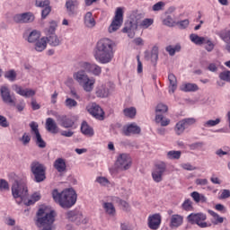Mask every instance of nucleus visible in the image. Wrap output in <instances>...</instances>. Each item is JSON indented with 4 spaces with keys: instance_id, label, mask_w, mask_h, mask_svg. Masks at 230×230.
I'll use <instances>...</instances> for the list:
<instances>
[{
    "instance_id": "f257e3e1",
    "label": "nucleus",
    "mask_w": 230,
    "mask_h": 230,
    "mask_svg": "<svg viewBox=\"0 0 230 230\" xmlns=\"http://www.w3.org/2000/svg\"><path fill=\"white\" fill-rule=\"evenodd\" d=\"M93 57L99 64H111L114 58V41L109 38L99 40L93 49Z\"/></svg>"
},
{
    "instance_id": "f03ea898",
    "label": "nucleus",
    "mask_w": 230,
    "mask_h": 230,
    "mask_svg": "<svg viewBox=\"0 0 230 230\" xmlns=\"http://www.w3.org/2000/svg\"><path fill=\"white\" fill-rule=\"evenodd\" d=\"M52 199L56 204H59L63 209H69V208H73V206L76 204L77 195L76 191L73 189H66L61 192H59L58 190H54L52 191Z\"/></svg>"
},
{
    "instance_id": "7ed1b4c3",
    "label": "nucleus",
    "mask_w": 230,
    "mask_h": 230,
    "mask_svg": "<svg viewBox=\"0 0 230 230\" xmlns=\"http://www.w3.org/2000/svg\"><path fill=\"white\" fill-rule=\"evenodd\" d=\"M55 222V211H46L40 208L37 213L36 226L40 230H53V223Z\"/></svg>"
},
{
    "instance_id": "20e7f679",
    "label": "nucleus",
    "mask_w": 230,
    "mask_h": 230,
    "mask_svg": "<svg viewBox=\"0 0 230 230\" xmlns=\"http://www.w3.org/2000/svg\"><path fill=\"white\" fill-rule=\"evenodd\" d=\"M12 195L15 199L17 204H21L28 197V185L24 182L14 181L12 185Z\"/></svg>"
},
{
    "instance_id": "39448f33",
    "label": "nucleus",
    "mask_w": 230,
    "mask_h": 230,
    "mask_svg": "<svg viewBox=\"0 0 230 230\" xmlns=\"http://www.w3.org/2000/svg\"><path fill=\"white\" fill-rule=\"evenodd\" d=\"M208 216L202 212L191 213L187 217V222L189 224H191L192 226H199L201 229L211 227L212 224L206 222Z\"/></svg>"
},
{
    "instance_id": "423d86ee",
    "label": "nucleus",
    "mask_w": 230,
    "mask_h": 230,
    "mask_svg": "<svg viewBox=\"0 0 230 230\" xmlns=\"http://www.w3.org/2000/svg\"><path fill=\"white\" fill-rule=\"evenodd\" d=\"M31 172L34 175L35 182H42L43 181H46V167L40 162H31Z\"/></svg>"
},
{
    "instance_id": "0eeeda50",
    "label": "nucleus",
    "mask_w": 230,
    "mask_h": 230,
    "mask_svg": "<svg viewBox=\"0 0 230 230\" xmlns=\"http://www.w3.org/2000/svg\"><path fill=\"white\" fill-rule=\"evenodd\" d=\"M120 26H123V8L118 7L111 25L108 28L109 33L118 31Z\"/></svg>"
},
{
    "instance_id": "6e6552de",
    "label": "nucleus",
    "mask_w": 230,
    "mask_h": 230,
    "mask_svg": "<svg viewBox=\"0 0 230 230\" xmlns=\"http://www.w3.org/2000/svg\"><path fill=\"white\" fill-rule=\"evenodd\" d=\"M115 166L119 172H127L132 166V158L128 154H120L117 157Z\"/></svg>"
},
{
    "instance_id": "1a4fd4ad",
    "label": "nucleus",
    "mask_w": 230,
    "mask_h": 230,
    "mask_svg": "<svg viewBox=\"0 0 230 230\" xmlns=\"http://www.w3.org/2000/svg\"><path fill=\"white\" fill-rule=\"evenodd\" d=\"M86 111L91 114V116L95 118V119L102 120L103 116H105V112H103L102 107H100L96 102H90L86 106Z\"/></svg>"
},
{
    "instance_id": "9d476101",
    "label": "nucleus",
    "mask_w": 230,
    "mask_h": 230,
    "mask_svg": "<svg viewBox=\"0 0 230 230\" xmlns=\"http://www.w3.org/2000/svg\"><path fill=\"white\" fill-rule=\"evenodd\" d=\"M0 96L5 105L15 107V97L12 96V93H10V88H8V86L3 85L0 87Z\"/></svg>"
},
{
    "instance_id": "9b49d317",
    "label": "nucleus",
    "mask_w": 230,
    "mask_h": 230,
    "mask_svg": "<svg viewBox=\"0 0 230 230\" xmlns=\"http://www.w3.org/2000/svg\"><path fill=\"white\" fill-rule=\"evenodd\" d=\"M164 172H166V164L164 162H161L156 164L155 169L152 172V179L155 182H162L163 175H164Z\"/></svg>"
},
{
    "instance_id": "f8f14e48",
    "label": "nucleus",
    "mask_w": 230,
    "mask_h": 230,
    "mask_svg": "<svg viewBox=\"0 0 230 230\" xmlns=\"http://www.w3.org/2000/svg\"><path fill=\"white\" fill-rule=\"evenodd\" d=\"M80 69H84L86 73H91L94 76H100L102 75V66L97 64H91L89 62H80L79 63Z\"/></svg>"
},
{
    "instance_id": "ddd939ff",
    "label": "nucleus",
    "mask_w": 230,
    "mask_h": 230,
    "mask_svg": "<svg viewBox=\"0 0 230 230\" xmlns=\"http://www.w3.org/2000/svg\"><path fill=\"white\" fill-rule=\"evenodd\" d=\"M13 21L17 24H28L35 21V15L31 12L18 13L13 17Z\"/></svg>"
},
{
    "instance_id": "4468645a",
    "label": "nucleus",
    "mask_w": 230,
    "mask_h": 230,
    "mask_svg": "<svg viewBox=\"0 0 230 230\" xmlns=\"http://www.w3.org/2000/svg\"><path fill=\"white\" fill-rule=\"evenodd\" d=\"M12 89L15 91L16 94L23 96V98H31L37 94L35 90L30 88L23 89L22 86L19 84H13Z\"/></svg>"
},
{
    "instance_id": "2eb2a0df",
    "label": "nucleus",
    "mask_w": 230,
    "mask_h": 230,
    "mask_svg": "<svg viewBox=\"0 0 230 230\" xmlns=\"http://www.w3.org/2000/svg\"><path fill=\"white\" fill-rule=\"evenodd\" d=\"M139 27V22L137 20V22H129L126 23L125 27L123 28V33H128V37L129 39H134L136 37V30Z\"/></svg>"
},
{
    "instance_id": "dca6fc26",
    "label": "nucleus",
    "mask_w": 230,
    "mask_h": 230,
    "mask_svg": "<svg viewBox=\"0 0 230 230\" xmlns=\"http://www.w3.org/2000/svg\"><path fill=\"white\" fill-rule=\"evenodd\" d=\"M66 217L71 222H77V224H87V222H89V220L87 218L84 217V216L82 214L76 213L74 210L68 211L66 213Z\"/></svg>"
},
{
    "instance_id": "f3484780",
    "label": "nucleus",
    "mask_w": 230,
    "mask_h": 230,
    "mask_svg": "<svg viewBox=\"0 0 230 230\" xmlns=\"http://www.w3.org/2000/svg\"><path fill=\"white\" fill-rule=\"evenodd\" d=\"M124 136H132L136 134H141V128L136 123L126 125L122 128Z\"/></svg>"
},
{
    "instance_id": "a211bd4d",
    "label": "nucleus",
    "mask_w": 230,
    "mask_h": 230,
    "mask_svg": "<svg viewBox=\"0 0 230 230\" xmlns=\"http://www.w3.org/2000/svg\"><path fill=\"white\" fill-rule=\"evenodd\" d=\"M183 224L184 217H182L181 215L173 214L172 216H171L169 224V227H171V229H179V227H181V226H182Z\"/></svg>"
},
{
    "instance_id": "6ab92c4d",
    "label": "nucleus",
    "mask_w": 230,
    "mask_h": 230,
    "mask_svg": "<svg viewBox=\"0 0 230 230\" xmlns=\"http://www.w3.org/2000/svg\"><path fill=\"white\" fill-rule=\"evenodd\" d=\"M161 226V215L154 214L148 217V227L152 230H157Z\"/></svg>"
},
{
    "instance_id": "aec40b11",
    "label": "nucleus",
    "mask_w": 230,
    "mask_h": 230,
    "mask_svg": "<svg viewBox=\"0 0 230 230\" xmlns=\"http://www.w3.org/2000/svg\"><path fill=\"white\" fill-rule=\"evenodd\" d=\"M217 35L219 36L223 42H226V51H228V53H230V30H221L218 32H217Z\"/></svg>"
},
{
    "instance_id": "412c9836",
    "label": "nucleus",
    "mask_w": 230,
    "mask_h": 230,
    "mask_svg": "<svg viewBox=\"0 0 230 230\" xmlns=\"http://www.w3.org/2000/svg\"><path fill=\"white\" fill-rule=\"evenodd\" d=\"M95 93L98 98H108L111 95V86L109 84H99Z\"/></svg>"
},
{
    "instance_id": "4be33fe9",
    "label": "nucleus",
    "mask_w": 230,
    "mask_h": 230,
    "mask_svg": "<svg viewBox=\"0 0 230 230\" xmlns=\"http://www.w3.org/2000/svg\"><path fill=\"white\" fill-rule=\"evenodd\" d=\"M84 69H80L73 74V78L79 85H82L85 80L89 78V75Z\"/></svg>"
},
{
    "instance_id": "5701e85b",
    "label": "nucleus",
    "mask_w": 230,
    "mask_h": 230,
    "mask_svg": "<svg viewBox=\"0 0 230 230\" xmlns=\"http://www.w3.org/2000/svg\"><path fill=\"white\" fill-rule=\"evenodd\" d=\"M96 84L95 78L88 77L81 85L85 93H93L94 84Z\"/></svg>"
},
{
    "instance_id": "b1692460",
    "label": "nucleus",
    "mask_w": 230,
    "mask_h": 230,
    "mask_svg": "<svg viewBox=\"0 0 230 230\" xmlns=\"http://www.w3.org/2000/svg\"><path fill=\"white\" fill-rule=\"evenodd\" d=\"M46 130L50 132L51 134H58V126H57V122L55 119L51 118H48L45 123Z\"/></svg>"
},
{
    "instance_id": "393cba45",
    "label": "nucleus",
    "mask_w": 230,
    "mask_h": 230,
    "mask_svg": "<svg viewBox=\"0 0 230 230\" xmlns=\"http://www.w3.org/2000/svg\"><path fill=\"white\" fill-rule=\"evenodd\" d=\"M53 166L58 173H64L67 170V165L66 164V160L64 158H58L55 160Z\"/></svg>"
},
{
    "instance_id": "a878e982",
    "label": "nucleus",
    "mask_w": 230,
    "mask_h": 230,
    "mask_svg": "<svg viewBox=\"0 0 230 230\" xmlns=\"http://www.w3.org/2000/svg\"><path fill=\"white\" fill-rule=\"evenodd\" d=\"M66 8L68 15H75L76 14V8H78V1L74 0H66Z\"/></svg>"
},
{
    "instance_id": "bb28decb",
    "label": "nucleus",
    "mask_w": 230,
    "mask_h": 230,
    "mask_svg": "<svg viewBox=\"0 0 230 230\" xmlns=\"http://www.w3.org/2000/svg\"><path fill=\"white\" fill-rule=\"evenodd\" d=\"M190 197L196 204L201 202V204H206L208 202V198L206 195L199 193V191H193L190 193Z\"/></svg>"
},
{
    "instance_id": "cd10ccee",
    "label": "nucleus",
    "mask_w": 230,
    "mask_h": 230,
    "mask_svg": "<svg viewBox=\"0 0 230 230\" xmlns=\"http://www.w3.org/2000/svg\"><path fill=\"white\" fill-rule=\"evenodd\" d=\"M146 58H147V60H151V62L155 63L157 62V60L159 59V47L158 46H154L152 48L151 53L149 55H146Z\"/></svg>"
},
{
    "instance_id": "c85d7f7f",
    "label": "nucleus",
    "mask_w": 230,
    "mask_h": 230,
    "mask_svg": "<svg viewBox=\"0 0 230 230\" xmlns=\"http://www.w3.org/2000/svg\"><path fill=\"white\" fill-rule=\"evenodd\" d=\"M84 25L86 28H94L96 26V21L93 16V13L87 12L84 18Z\"/></svg>"
},
{
    "instance_id": "c756f323",
    "label": "nucleus",
    "mask_w": 230,
    "mask_h": 230,
    "mask_svg": "<svg viewBox=\"0 0 230 230\" xmlns=\"http://www.w3.org/2000/svg\"><path fill=\"white\" fill-rule=\"evenodd\" d=\"M168 80H169V93L170 94H173V93L177 91V77L173 74H169Z\"/></svg>"
},
{
    "instance_id": "7c9ffc66",
    "label": "nucleus",
    "mask_w": 230,
    "mask_h": 230,
    "mask_svg": "<svg viewBox=\"0 0 230 230\" xmlns=\"http://www.w3.org/2000/svg\"><path fill=\"white\" fill-rule=\"evenodd\" d=\"M102 208L104 209L106 215H109L110 217L116 216V208L111 202H103Z\"/></svg>"
},
{
    "instance_id": "2f4dec72",
    "label": "nucleus",
    "mask_w": 230,
    "mask_h": 230,
    "mask_svg": "<svg viewBox=\"0 0 230 230\" xmlns=\"http://www.w3.org/2000/svg\"><path fill=\"white\" fill-rule=\"evenodd\" d=\"M57 28H58V22L57 21L49 22V27L45 28L44 33L48 37L49 35H56L55 31H57Z\"/></svg>"
},
{
    "instance_id": "473e14b6",
    "label": "nucleus",
    "mask_w": 230,
    "mask_h": 230,
    "mask_svg": "<svg viewBox=\"0 0 230 230\" xmlns=\"http://www.w3.org/2000/svg\"><path fill=\"white\" fill-rule=\"evenodd\" d=\"M81 132L84 136H88L89 137L94 136V129H93L86 121H83L81 124Z\"/></svg>"
},
{
    "instance_id": "72a5a7b5",
    "label": "nucleus",
    "mask_w": 230,
    "mask_h": 230,
    "mask_svg": "<svg viewBox=\"0 0 230 230\" xmlns=\"http://www.w3.org/2000/svg\"><path fill=\"white\" fill-rule=\"evenodd\" d=\"M181 91H183V93H195L199 91V85L193 83H185L181 84Z\"/></svg>"
},
{
    "instance_id": "f704fd0d",
    "label": "nucleus",
    "mask_w": 230,
    "mask_h": 230,
    "mask_svg": "<svg viewBox=\"0 0 230 230\" xmlns=\"http://www.w3.org/2000/svg\"><path fill=\"white\" fill-rule=\"evenodd\" d=\"M58 121L61 122V127H64V128H71L73 125H75V122L71 118H67L66 116H58Z\"/></svg>"
},
{
    "instance_id": "c9c22d12",
    "label": "nucleus",
    "mask_w": 230,
    "mask_h": 230,
    "mask_svg": "<svg viewBox=\"0 0 230 230\" xmlns=\"http://www.w3.org/2000/svg\"><path fill=\"white\" fill-rule=\"evenodd\" d=\"M155 121V123L161 125V127H168L170 125V119L165 118L160 113H156Z\"/></svg>"
},
{
    "instance_id": "e433bc0d",
    "label": "nucleus",
    "mask_w": 230,
    "mask_h": 230,
    "mask_svg": "<svg viewBox=\"0 0 230 230\" xmlns=\"http://www.w3.org/2000/svg\"><path fill=\"white\" fill-rule=\"evenodd\" d=\"M45 39L49 46H52L53 48L60 46V39H58V36L57 34H51L49 36H47Z\"/></svg>"
},
{
    "instance_id": "4c0bfd02",
    "label": "nucleus",
    "mask_w": 230,
    "mask_h": 230,
    "mask_svg": "<svg viewBox=\"0 0 230 230\" xmlns=\"http://www.w3.org/2000/svg\"><path fill=\"white\" fill-rule=\"evenodd\" d=\"M47 47L48 41L46 40V37H43L35 42L34 49L39 52H42L44 49H46Z\"/></svg>"
},
{
    "instance_id": "58836bf2",
    "label": "nucleus",
    "mask_w": 230,
    "mask_h": 230,
    "mask_svg": "<svg viewBox=\"0 0 230 230\" xmlns=\"http://www.w3.org/2000/svg\"><path fill=\"white\" fill-rule=\"evenodd\" d=\"M202 46H204V49L208 53H211V51L215 49V42H213L209 37H205Z\"/></svg>"
},
{
    "instance_id": "ea45409f",
    "label": "nucleus",
    "mask_w": 230,
    "mask_h": 230,
    "mask_svg": "<svg viewBox=\"0 0 230 230\" xmlns=\"http://www.w3.org/2000/svg\"><path fill=\"white\" fill-rule=\"evenodd\" d=\"M206 37L199 36L198 34L192 33L190 35V40L196 46H202Z\"/></svg>"
},
{
    "instance_id": "a19ab883",
    "label": "nucleus",
    "mask_w": 230,
    "mask_h": 230,
    "mask_svg": "<svg viewBox=\"0 0 230 230\" xmlns=\"http://www.w3.org/2000/svg\"><path fill=\"white\" fill-rule=\"evenodd\" d=\"M181 44H176V45H169L165 48V50L167 53H169L170 57H173L176 53H179L181 51Z\"/></svg>"
},
{
    "instance_id": "79ce46f5",
    "label": "nucleus",
    "mask_w": 230,
    "mask_h": 230,
    "mask_svg": "<svg viewBox=\"0 0 230 230\" xmlns=\"http://www.w3.org/2000/svg\"><path fill=\"white\" fill-rule=\"evenodd\" d=\"M208 213L215 219V220H212V224L214 226H218V224H224V217H220V215H218L213 210H208Z\"/></svg>"
},
{
    "instance_id": "37998d69",
    "label": "nucleus",
    "mask_w": 230,
    "mask_h": 230,
    "mask_svg": "<svg viewBox=\"0 0 230 230\" xmlns=\"http://www.w3.org/2000/svg\"><path fill=\"white\" fill-rule=\"evenodd\" d=\"M181 155H182V152L172 150V151L167 152L166 157H167V159L173 161V160L181 159Z\"/></svg>"
},
{
    "instance_id": "c03bdc74",
    "label": "nucleus",
    "mask_w": 230,
    "mask_h": 230,
    "mask_svg": "<svg viewBox=\"0 0 230 230\" xmlns=\"http://www.w3.org/2000/svg\"><path fill=\"white\" fill-rule=\"evenodd\" d=\"M123 114L124 116H126V118H130L131 119H134L137 114L136 108L134 107L126 108L123 110Z\"/></svg>"
},
{
    "instance_id": "a18cd8bd",
    "label": "nucleus",
    "mask_w": 230,
    "mask_h": 230,
    "mask_svg": "<svg viewBox=\"0 0 230 230\" xmlns=\"http://www.w3.org/2000/svg\"><path fill=\"white\" fill-rule=\"evenodd\" d=\"M40 39V33L37 31H32L29 34L27 40L30 43H33V42H37Z\"/></svg>"
},
{
    "instance_id": "49530a36",
    "label": "nucleus",
    "mask_w": 230,
    "mask_h": 230,
    "mask_svg": "<svg viewBox=\"0 0 230 230\" xmlns=\"http://www.w3.org/2000/svg\"><path fill=\"white\" fill-rule=\"evenodd\" d=\"M4 78L9 80V82H15L17 80V72L13 69L8 70L4 73Z\"/></svg>"
},
{
    "instance_id": "de8ad7c7",
    "label": "nucleus",
    "mask_w": 230,
    "mask_h": 230,
    "mask_svg": "<svg viewBox=\"0 0 230 230\" xmlns=\"http://www.w3.org/2000/svg\"><path fill=\"white\" fill-rule=\"evenodd\" d=\"M220 121H222V119H220V118H217L214 120L209 119L203 123V127H205L206 128H209L211 127H217V125H220Z\"/></svg>"
},
{
    "instance_id": "09e8293b",
    "label": "nucleus",
    "mask_w": 230,
    "mask_h": 230,
    "mask_svg": "<svg viewBox=\"0 0 230 230\" xmlns=\"http://www.w3.org/2000/svg\"><path fill=\"white\" fill-rule=\"evenodd\" d=\"M152 24H154V19L146 18L140 22L139 28H142V30H146L148 28H150V26H152Z\"/></svg>"
},
{
    "instance_id": "8fccbe9b",
    "label": "nucleus",
    "mask_w": 230,
    "mask_h": 230,
    "mask_svg": "<svg viewBox=\"0 0 230 230\" xmlns=\"http://www.w3.org/2000/svg\"><path fill=\"white\" fill-rule=\"evenodd\" d=\"M181 208L183 211H192L193 210V201L191 199H187L181 204Z\"/></svg>"
},
{
    "instance_id": "3c124183",
    "label": "nucleus",
    "mask_w": 230,
    "mask_h": 230,
    "mask_svg": "<svg viewBox=\"0 0 230 230\" xmlns=\"http://www.w3.org/2000/svg\"><path fill=\"white\" fill-rule=\"evenodd\" d=\"M65 107L66 109H75V107H78V102L75 99L67 97L65 100Z\"/></svg>"
},
{
    "instance_id": "603ef678",
    "label": "nucleus",
    "mask_w": 230,
    "mask_h": 230,
    "mask_svg": "<svg viewBox=\"0 0 230 230\" xmlns=\"http://www.w3.org/2000/svg\"><path fill=\"white\" fill-rule=\"evenodd\" d=\"M186 128V125L182 120H181L176 124L174 130L177 136H181V134H182Z\"/></svg>"
},
{
    "instance_id": "864d4df0",
    "label": "nucleus",
    "mask_w": 230,
    "mask_h": 230,
    "mask_svg": "<svg viewBox=\"0 0 230 230\" xmlns=\"http://www.w3.org/2000/svg\"><path fill=\"white\" fill-rule=\"evenodd\" d=\"M31 127V134L32 136H39L40 132L39 131V124L35 121H31L29 125Z\"/></svg>"
},
{
    "instance_id": "5fc2aeb1",
    "label": "nucleus",
    "mask_w": 230,
    "mask_h": 230,
    "mask_svg": "<svg viewBox=\"0 0 230 230\" xmlns=\"http://www.w3.org/2000/svg\"><path fill=\"white\" fill-rule=\"evenodd\" d=\"M176 22H177L173 21V18H172L171 15H168L163 21V24H164V26H168L169 28H173L174 26H176Z\"/></svg>"
},
{
    "instance_id": "6e6d98bb",
    "label": "nucleus",
    "mask_w": 230,
    "mask_h": 230,
    "mask_svg": "<svg viewBox=\"0 0 230 230\" xmlns=\"http://www.w3.org/2000/svg\"><path fill=\"white\" fill-rule=\"evenodd\" d=\"M10 191V184L4 179H0V193Z\"/></svg>"
},
{
    "instance_id": "4d7b16f0",
    "label": "nucleus",
    "mask_w": 230,
    "mask_h": 230,
    "mask_svg": "<svg viewBox=\"0 0 230 230\" xmlns=\"http://www.w3.org/2000/svg\"><path fill=\"white\" fill-rule=\"evenodd\" d=\"M155 112L160 114H165V112H168V105L164 103H158L155 108Z\"/></svg>"
},
{
    "instance_id": "13d9d810",
    "label": "nucleus",
    "mask_w": 230,
    "mask_h": 230,
    "mask_svg": "<svg viewBox=\"0 0 230 230\" xmlns=\"http://www.w3.org/2000/svg\"><path fill=\"white\" fill-rule=\"evenodd\" d=\"M34 139L36 140V145L40 148H46V142L42 139V136H40V134L34 136Z\"/></svg>"
},
{
    "instance_id": "bf43d9fd",
    "label": "nucleus",
    "mask_w": 230,
    "mask_h": 230,
    "mask_svg": "<svg viewBox=\"0 0 230 230\" xmlns=\"http://www.w3.org/2000/svg\"><path fill=\"white\" fill-rule=\"evenodd\" d=\"M40 199V193L35 192L31 195V199H29L27 206H31V204H35V202H39V199Z\"/></svg>"
},
{
    "instance_id": "052dcab7",
    "label": "nucleus",
    "mask_w": 230,
    "mask_h": 230,
    "mask_svg": "<svg viewBox=\"0 0 230 230\" xmlns=\"http://www.w3.org/2000/svg\"><path fill=\"white\" fill-rule=\"evenodd\" d=\"M176 26H178L180 30H186V28L190 26V20L185 19L183 21L177 22Z\"/></svg>"
},
{
    "instance_id": "680f3d73",
    "label": "nucleus",
    "mask_w": 230,
    "mask_h": 230,
    "mask_svg": "<svg viewBox=\"0 0 230 230\" xmlns=\"http://www.w3.org/2000/svg\"><path fill=\"white\" fill-rule=\"evenodd\" d=\"M181 121L183 122L185 127L188 128V127H191V125H195V123H197V119L187 118V119H183Z\"/></svg>"
},
{
    "instance_id": "e2e57ef3",
    "label": "nucleus",
    "mask_w": 230,
    "mask_h": 230,
    "mask_svg": "<svg viewBox=\"0 0 230 230\" xmlns=\"http://www.w3.org/2000/svg\"><path fill=\"white\" fill-rule=\"evenodd\" d=\"M20 141L26 146V145H30V141H31V137H30V134L23 133L22 137L20 138Z\"/></svg>"
},
{
    "instance_id": "0e129e2a",
    "label": "nucleus",
    "mask_w": 230,
    "mask_h": 230,
    "mask_svg": "<svg viewBox=\"0 0 230 230\" xmlns=\"http://www.w3.org/2000/svg\"><path fill=\"white\" fill-rule=\"evenodd\" d=\"M35 6L38 8H44L49 6V0H36Z\"/></svg>"
},
{
    "instance_id": "69168bd1",
    "label": "nucleus",
    "mask_w": 230,
    "mask_h": 230,
    "mask_svg": "<svg viewBox=\"0 0 230 230\" xmlns=\"http://www.w3.org/2000/svg\"><path fill=\"white\" fill-rule=\"evenodd\" d=\"M0 127L3 128H8V127H10V122H8L6 117L3 115H0Z\"/></svg>"
},
{
    "instance_id": "338daca9",
    "label": "nucleus",
    "mask_w": 230,
    "mask_h": 230,
    "mask_svg": "<svg viewBox=\"0 0 230 230\" xmlns=\"http://www.w3.org/2000/svg\"><path fill=\"white\" fill-rule=\"evenodd\" d=\"M220 80L230 82V71H225L219 74Z\"/></svg>"
},
{
    "instance_id": "774afa93",
    "label": "nucleus",
    "mask_w": 230,
    "mask_h": 230,
    "mask_svg": "<svg viewBox=\"0 0 230 230\" xmlns=\"http://www.w3.org/2000/svg\"><path fill=\"white\" fill-rule=\"evenodd\" d=\"M181 166L183 170H187V172H193L194 170H197V167L191 165L190 163L181 164Z\"/></svg>"
}]
</instances>
